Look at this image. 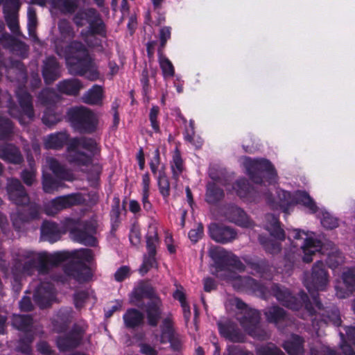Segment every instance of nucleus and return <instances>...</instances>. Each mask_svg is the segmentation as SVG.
Masks as SVG:
<instances>
[{
	"label": "nucleus",
	"mask_w": 355,
	"mask_h": 355,
	"mask_svg": "<svg viewBox=\"0 0 355 355\" xmlns=\"http://www.w3.org/2000/svg\"><path fill=\"white\" fill-rule=\"evenodd\" d=\"M243 164L246 168L250 179L256 184L250 187L245 180L237 181L233 186V190L238 196L248 201H258L259 192L263 193L267 202L272 209H280L288 213L290 209L295 204L303 205L310 213H315L318 207L310 196L305 191H298L293 196L286 191L280 190L277 193V199L272 200L266 192V187L277 182V173L271 163L264 159H252L244 157Z\"/></svg>",
	"instance_id": "f257e3e1"
},
{
	"label": "nucleus",
	"mask_w": 355,
	"mask_h": 355,
	"mask_svg": "<svg viewBox=\"0 0 355 355\" xmlns=\"http://www.w3.org/2000/svg\"><path fill=\"white\" fill-rule=\"evenodd\" d=\"M209 254L214 261L217 272L227 271L228 275H218V277L227 279L232 286L237 290L249 289L254 292H259L263 295L267 293V288L257 283L249 277H241L236 275L230 271L229 267L242 271L244 266L241 261L232 252L226 251L224 248L218 246H211L209 250Z\"/></svg>",
	"instance_id": "f03ea898"
},
{
	"label": "nucleus",
	"mask_w": 355,
	"mask_h": 355,
	"mask_svg": "<svg viewBox=\"0 0 355 355\" xmlns=\"http://www.w3.org/2000/svg\"><path fill=\"white\" fill-rule=\"evenodd\" d=\"M15 264L12 268L14 275L31 274L37 268L40 272H45L49 266L57 265L67 257L65 252L49 254L47 252L36 253L28 250H20L16 255Z\"/></svg>",
	"instance_id": "7ed1b4c3"
},
{
	"label": "nucleus",
	"mask_w": 355,
	"mask_h": 355,
	"mask_svg": "<svg viewBox=\"0 0 355 355\" xmlns=\"http://www.w3.org/2000/svg\"><path fill=\"white\" fill-rule=\"evenodd\" d=\"M271 292L278 301L282 302L283 305L291 309L297 310L300 306H302V302H303L305 304V309L309 315H312L314 313H318L322 316V320L324 323L331 322L336 326H339L340 324L341 320L338 310H333L331 312V314L325 315L323 313L320 312L322 311V304L319 302L318 299H314V304L316 310H313L311 308V304L306 302L308 297L304 293H300V302H297L294 297L291 295L289 291L285 288H282L275 285L272 287Z\"/></svg>",
	"instance_id": "20e7f679"
},
{
	"label": "nucleus",
	"mask_w": 355,
	"mask_h": 355,
	"mask_svg": "<svg viewBox=\"0 0 355 355\" xmlns=\"http://www.w3.org/2000/svg\"><path fill=\"white\" fill-rule=\"evenodd\" d=\"M73 44L78 46L77 51H71V49H73V46H71L69 52L63 53L70 72L84 76L92 81L99 79L100 74L92 62L85 46L77 42Z\"/></svg>",
	"instance_id": "39448f33"
},
{
	"label": "nucleus",
	"mask_w": 355,
	"mask_h": 355,
	"mask_svg": "<svg viewBox=\"0 0 355 355\" xmlns=\"http://www.w3.org/2000/svg\"><path fill=\"white\" fill-rule=\"evenodd\" d=\"M233 305L238 309L236 320L245 331L257 339L264 340L268 338L267 331L260 324V314L257 310L248 307L238 298L233 300Z\"/></svg>",
	"instance_id": "423d86ee"
},
{
	"label": "nucleus",
	"mask_w": 355,
	"mask_h": 355,
	"mask_svg": "<svg viewBox=\"0 0 355 355\" xmlns=\"http://www.w3.org/2000/svg\"><path fill=\"white\" fill-rule=\"evenodd\" d=\"M97 150L96 142L89 138L80 137L71 140L68 146V161L77 166H88L91 155Z\"/></svg>",
	"instance_id": "0eeeda50"
},
{
	"label": "nucleus",
	"mask_w": 355,
	"mask_h": 355,
	"mask_svg": "<svg viewBox=\"0 0 355 355\" xmlns=\"http://www.w3.org/2000/svg\"><path fill=\"white\" fill-rule=\"evenodd\" d=\"M43 189L46 193H51L59 187L58 183L53 179L51 173L56 178L71 181L72 174L67 171L57 159L51 157L45 158L42 164Z\"/></svg>",
	"instance_id": "6e6552de"
},
{
	"label": "nucleus",
	"mask_w": 355,
	"mask_h": 355,
	"mask_svg": "<svg viewBox=\"0 0 355 355\" xmlns=\"http://www.w3.org/2000/svg\"><path fill=\"white\" fill-rule=\"evenodd\" d=\"M96 17L97 14L94 9L80 10L74 17V22L78 26L89 24V29L86 32L82 31L81 35L87 45L90 46L98 44V40L95 35H102L104 33V25L102 21H96L94 24Z\"/></svg>",
	"instance_id": "1a4fd4ad"
},
{
	"label": "nucleus",
	"mask_w": 355,
	"mask_h": 355,
	"mask_svg": "<svg viewBox=\"0 0 355 355\" xmlns=\"http://www.w3.org/2000/svg\"><path fill=\"white\" fill-rule=\"evenodd\" d=\"M289 237L296 241L295 247L300 246L303 252L302 259L306 263L312 261V256L316 252L322 251L324 253V246L315 237L313 232H306L299 230H293L289 234Z\"/></svg>",
	"instance_id": "9d476101"
},
{
	"label": "nucleus",
	"mask_w": 355,
	"mask_h": 355,
	"mask_svg": "<svg viewBox=\"0 0 355 355\" xmlns=\"http://www.w3.org/2000/svg\"><path fill=\"white\" fill-rule=\"evenodd\" d=\"M329 283V277L322 261H317L312 268L311 272L304 279V285L309 292L313 295V299H317L313 293L324 291Z\"/></svg>",
	"instance_id": "9b49d317"
},
{
	"label": "nucleus",
	"mask_w": 355,
	"mask_h": 355,
	"mask_svg": "<svg viewBox=\"0 0 355 355\" xmlns=\"http://www.w3.org/2000/svg\"><path fill=\"white\" fill-rule=\"evenodd\" d=\"M16 94L20 110L17 106L10 105L9 112L12 116L19 119L21 124H25L27 123L24 119L25 117L30 121L32 120L34 116L31 96L25 89L21 87L18 88Z\"/></svg>",
	"instance_id": "f8f14e48"
},
{
	"label": "nucleus",
	"mask_w": 355,
	"mask_h": 355,
	"mask_svg": "<svg viewBox=\"0 0 355 355\" xmlns=\"http://www.w3.org/2000/svg\"><path fill=\"white\" fill-rule=\"evenodd\" d=\"M265 227L270 235L275 239V241H263L262 238L260 237V242L269 252L272 254L279 252L281 249L279 241L284 239V232L279 226L278 219L274 215H267L266 216Z\"/></svg>",
	"instance_id": "ddd939ff"
},
{
	"label": "nucleus",
	"mask_w": 355,
	"mask_h": 355,
	"mask_svg": "<svg viewBox=\"0 0 355 355\" xmlns=\"http://www.w3.org/2000/svg\"><path fill=\"white\" fill-rule=\"evenodd\" d=\"M70 119L78 129L85 132H92L95 130L98 119L96 114L84 107L72 108L69 112Z\"/></svg>",
	"instance_id": "4468645a"
},
{
	"label": "nucleus",
	"mask_w": 355,
	"mask_h": 355,
	"mask_svg": "<svg viewBox=\"0 0 355 355\" xmlns=\"http://www.w3.org/2000/svg\"><path fill=\"white\" fill-rule=\"evenodd\" d=\"M58 28L60 31V38L58 39L55 42L56 51L58 54L60 56L64 57L63 53L69 52L70 51V48L71 46H73V49H71V50L73 52L77 51V50L78 49V46H76L73 44L76 42V41L71 42L69 45L67 46L66 49H64V44H68V42L74 36V32L70 23L65 19H62L59 21ZM77 43L79 42H77Z\"/></svg>",
	"instance_id": "2eb2a0df"
},
{
	"label": "nucleus",
	"mask_w": 355,
	"mask_h": 355,
	"mask_svg": "<svg viewBox=\"0 0 355 355\" xmlns=\"http://www.w3.org/2000/svg\"><path fill=\"white\" fill-rule=\"evenodd\" d=\"M80 200V196L77 194L60 196L46 203L44 211L47 215L53 216L64 209L79 204Z\"/></svg>",
	"instance_id": "dca6fc26"
},
{
	"label": "nucleus",
	"mask_w": 355,
	"mask_h": 355,
	"mask_svg": "<svg viewBox=\"0 0 355 355\" xmlns=\"http://www.w3.org/2000/svg\"><path fill=\"white\" fill-rule=\"evenodd\" d=\"M335 290L336 296L340 299L355 292V269L349 268L343 272L342 281L336 282Z\"/></svg>",
	"instance_id": "f3484780"
},
{
	"label": "nucleus",
	"mask_w": 355,
	"mask_h": 355,
	"mask_svg": "<svg viewBox=\"0 0 355 355\" xmlns=\"http://www.w3.org/2000/svg\"><path fill=\"white\" fill-rule=\"evenodd\" d=\"M159 341L161 343H170L171 348L174 350H179L182 347V340L180 336L173 331V322L170 317L163 320Z\"/></svg>",
	"instance_id": "a211bd4d"
},
{
	"label": "nucleus",
	"mask_w": 355,
	"mask_h": 355,
	"mask_svg": "<svg viewBox=\"0 0 355 355\" xmlns=\"http://www.w3.org/2000/svg\"><path fill=\"white\" fill-rule=\"evenodd\" d=\"M33 298L35 303L42 309L49 306L55 300L53 286L49 283H42L35 291Z\"/></svg>",
	"instance_id": "6ab92c4d"
},
{
	"label": "nucleus",
	"mask_w": 355,
	"mask_h": 355,
	"mask_svg": "<svg viewBox=\"0 0 355 355\" xmlns=\"http://www.w3.org/2000/svg\"><path fill=\"white\" fill-rule=\"evenodd\" d=\"M85 324L81 326H76L73 332L69 336L60 338L58 341V346L60 350L65 351L78 346L82 340L83 335L87 329Z\"/></svg>",
	"instance_id": "aec40b11"
},
{
	"label": "nucleus",
	"mask_w": 355,
	"mask_h": 355,
	"mask_svg": "<svg viewBox=\"0 0 355 355\" xmlns=\"http://www.w3.org/2000/svg\"><path fill=\"white\" fill-rule=\"evenodd\" d=\"M19 3L16 0H8L3 4V13L7 25L10 31L17 33L19 31L17 11Z\"/></svg>",
	"instance_id": "412c9836"
},
{
	"label": "nucleus",
	"mask_w": 355,
	"mask_h": 355,
	"mask_svg": "<svg viewBox=\"0 0 355 355\" xmlns=\"http://www.w3.org/2000/svg\"><path fill=\"white\" fill-rule=\"evenodd\" d=\"M7 191L10 199L16 205H26L28 202L24 187L17 179L8 180Z\"/></svg>",
	"instance_id": "4be33fe9"
},
{
	"label": "nucleus",
	"mask_w": 355,
	"mask_h": 355,
	"mask_svg": "<svg viewBox=\"0 0 355 355\" xmlns=\"http://www.w3.org/2000/svg\"><path fill=\"white\" fill-rule=\"evenodd\" d=\"M210 236L216 242L225 243L236 239V233L231 227L211 224L209 227Z\"/></svg>",
	"instance_id": "5701e85b"
},
{
	"label": "nucleus",
	"mask_w": 355,
	"mask_h": 355,
	"mask_svg": "<svg viewBox=\"0 0 355 355\" xmlns=\"http://www.w3.org/2000/svg\"><path fill=\"white\" fill-rule=\"evenodd\" d=\"M224 215L230 221L243 227H251L252 222L248 218L245 213L236 206H229L225 208Z\"/></svg>",
	"instance_id": "b1692460"
},
{
	"label": "nucleus",
	"mask_w": 355,
	"mask_h": 355,
	"mask_svg": "<svg viewBox=\"0 0 355 355\" xmlns=\"http://www.w3.org/2000/svg\"><path fill=\"white\" fill-rule=\"evenodd\" d=\"M96 228V222L94 220L85 223L82 230L75 233L76 240L85 245H94L96 242L94 236Z\"/></svg>",
	"instance_id": "393cba45"
},
{
	"label": "nucleus",
	"mask_w": 355,
	"mask_h": 355,
	"mask_svg": "<svg viewBox=\"0 0 355 355\" xmlns=\"http://www.w3.org/2000/svg\"><path fill=\"white\" fill-rule=\"evenodd\" d=\"M218 325L220 333L223 337L233 342H241L243 340V334L233 322L230 320L219 322Z\"/></svg>",
	"instance_id": "a878e982"
},
{
	"label": "nucleus",
	"mask_w": 355,
	"mask_h": 355,
	"mask_svg": "<svg viewBox=\"0 0 355 355\" xmlns=\"http://www.w3.org/2000/svg\"><path fill=\"white\" fill-rule=\"evenodd\" d=\"M0 40L2 44L10 49L15 54L24 56L27 52V46L25 44L19 42L7 33L0 35Z\"/></svg>",
	"instance_id": "bb28decb"
},
{
	"label": "nucleus",
	"mask_w": 355,
	"mask_h": 355,
	"mask_svg": "<svg viewBox=\"0 0 355 355\" xmlns=\"http://www.w3.org/2000/svg\"><path fill=\"white\" fill-rule=\"evenodd\" d=\"M42 73L45 82L48 84L59 77V65L54 58H48L44 61Z\"/></svg>",
	"instance_id": "cd10ccee"
},
{
	"label": "nucleus",
	"mask_w": 355,
	"mask_h": 355,
	"mask_svg": "<svg viewBox=\"0 0 355 355\" xmlns=\"http://www.w3.org/2000/svg\"><path fill=\"white\" fill-rule=\"evenodd\" d=\"M69 139L65 132L51 134L44 139V147L47 149H59L62 148Z\"/></svg>",
	"instance_id": "c85d7f7f"
},
{
	"label": "nucleus",
	"mask_w": 355,
	"mask_h": 355,
	"mask_svg": "<svg viewBox=\"0 0 355 355\" xmlns=\"http://www.w3.org/2000/svg\"><path fill=\"white\" fill-rule=\"evenodd\" d=\"M209 175L216 182L207 184L206 200L209 203L214 204L223 197V191L216 186V183L220 182V180L212 172H210Z\"/></svg>",
	"instance_id": "c756f323"
},
{
	"label": "nucleus",
	"mask_w": 355,
	"mask_h": 355,
	"mask_svg": "<svg viewBox=\"0 0 355 355\" xmlns=\"http://www.w3.org/2000/svg\"><path fill=\"white\" fill-rule=\"evenodd\" d=\"M103 98V89L100 85H94L83 96V102L90 105H101Z\"/></svg>",
	"instance_id": "7c9ffc66"
},
{
	"label": "nucleus",
	"mask_w": 355,
	"mask_h": 355,
	"mask_svg": "<svg viewBox=\"0 0 355 355\" xmlns=\"http://www.w3.org/2000/svg\"><path fill=\"white\" fill-rule=\"evenodd\" d=\"M161 300L155 297L152 299L150 304L147 307V318L148 323L152 326H156L161 314Z\"/></svg>",
	"instance_id": "2f4dec72"
},
{
	"label": "nucleus",
	"mask_w": 355,
	"mask_h": 355,
	"mask_svg": "<svg viewBox=\"0 0 355 355\" xmlns=\"http://www.w3.org/2000/svg\"><path fill=\"white\" fill-rule=\"evenodd\" d=\"M42 238L51 243L55 242L60 239V232L54 223L44 222L41 228Z\"/></svg>",
	"instance_id": "473e14b6"
},
{
	"label": "nucleus",
	"mask_w": 355,
	"mask_h": 355,
	"mask_svg": "<svg viewBox=\"0 0 355 355\" xmlns=\"http://www.w3.org/2000/svg\"><path fill=\"white\" fill-rule=\"evenodd\" d=\"M0 157L14 164H19L22 160L18 149L12 145H6L0 148Z\"/></svg>",
	"instance_id": "72a5a7b5"
},
{
	"label": "nucleus",
	"mask_w": 355,
	"mask_h": 355,
	"mask_svg": "<svg viewBox=\"0 0 355 355\" xmlns=\"http://www.w3.org/2000/svg\"><path fill=\"white\" fill-rule=\"evenodd\" d=\"M289 355H300L303 352V340L296 335H293L283 345Z\"/></svg>",
	"instance_id": "f704fd0d"
},
{
	"label": "nucleus",
	"mask_w": 355,
	"mask_h": 355,
	"mask_svg": "<svg viewBox=\"0 0 355 355\" xmlns=\"http://www.w3.org/2000/svg\"><path fill=\"white\" fill-rule=\"evenodd\" d=\"M67 272L79 282L89 280L92 275L91 269L88 266L75 265L71 271H67Z\"/></svg>",
	"instance_id": "c9c22d12"
},
{
	"label": "nucleus",
	"mask_w": 355,
	"mask_h": 355,
	"mask_svg": "<svg viewBox=\"0 0 355 355\" xmlns=\"http://www.w3.org/2000/svg\"><path fill=\"white\" fill-rule=\"evenodd\" d=\"M143 320V314L135 309L128 310L123 315L124 323L128 328H134L140 325Z\"/></svg>",
	"instance_id": "e433bc0d"
},
{
	"label": "nucleus",
	"mask_w": 355,
	"mask_h": 355,
	"mask_svg": "<svg viewBox=\"0 0 355 355\" xmlns=\"http://www.w3.org/2000/svg\"><path fill=\"white\" fill-rule=\"evenodd\" d=\"M58 87L60 92L67 94H76L82 87L80 81L77 79L63 80L58 84Z\"/></svg>",
	"instance_id": "4c0bfd02"
},
{
	"label": "nucleus",
	"mask_w": 355,
	"mask_h": 355,
	"mask_svg": "<svg viewBox=\"0 0 355 355\" xmlns=\"http://www.w3.org/2000/svg\"><path fill=\"white\" fill-rule=\"evenodd\" d=\"M265 315L269 322L276 324L287 320L284 311L278 306L268 308L266 311Z\"/></svg>",
	"instance_id": "58836bf2"
},
{
	"label": "nucleus",
	"mask_w": 355,
	"mask_h": 355,
	"mask_svg": "<svg viewBox=\"0 0 355 355\" xmlns=\"http://www.w3.org/2000/svg\"><path fill=\"white\" fill-rule=\"evenodd\" d=\"M157 244L158 237L157 228L155 225H150L146 236V245L149 254H155V250Z\"/></svg>",
	"instance_id": "ea45409f"
},
{
	"label": "nucleus",
	"mask_w": 355,
	"mask_h": 355,
	"mask_svg": "<svg viewBox=\"0 0 355 355\" xmlns=\"http://www.w3.org/2000/svg\"><path fill=\"white\" fill-rule=\"evenodd\" d=\"M32 322L29 315H14L12 320L13 327L21 331H28Z\"/></svg>",
	"instance_id": "a19ab883"
},
{
	"label": "nucleus",
	"mask_w": 355,
	"mask_h": 355,
	"mask_svg": "<svg viewBox=\"0 0 355 355\" xmlns=\"http://www.w3.org/2000/svg\"><path fill=\"white\" fill-rule=\"evenodd\" d=\"M8 77L11 78L12 74L17 76V80L26 79L24 65L19 61L12 62L9 67L6 66Z\"/></svg>",
	"instance_id": "79ce46f5"
},
{
	"label": "nucleus",
	"mask_w": 355,
	"mask_h": 355,
	"mask_svg": "<svg viewBox=\"0 0 355 355\" xmlns=\"http://www.w3.org/2000/svg\"><path fill=\"white\" fill-rule=\"evenodd\" d=\"M322 225L327 229H334L338 227V219L330 213L320 210L318 214Z\"/></svg>",
	"instance_id": "37998d69"
},
{
	"label": "nucleus",
	"mask_w": 355,
	"mask_h": 355,
	"mask_svg": "<svg viewBox=\"0 0 355 355\" xmlns=\"http://www.w3.org/2000/svg\"><path fill=\"white\" fill-rule=\"evenodd\" d=\"M75 257L77 260L78 266H87L89 263L94 258V254L91 250L80 249L75 252Z\"/></svg>",
	"instance_id": "c03bdc74"
},
{
	"label": "nucleus",
	"mask_w": 355,
	"mask_h": 355,
	"mask_svg": "<svg viewBox=\"0 0 355 355\" xmlns=\"http://www.w3.org/2000/svg\"><path fill=\"white\" fill-rule=\"evenodd\" d=\"M61 115L49 107L45 110L42 117L43 123L49 126L53 125L61 120Z\"/></svg>",
	"instance_id": "a18cd8bd"
},
{
	"label": "nucleus",
	"mask_w": 355,
	"mask_h": 355,
	"mask_svg": "<svg viewBox=\"0 0 355 355\" xmlns=\"http://www.w3.org/2000/svg\"><path fill=\"white\" fill-rule=\"evenodd\" d=\"M12 132V124L11 121L5 118L0 116V139H6Z\"/></svg>",
	"instance_id": "49530a36"
},
{
	"label": "nucleus",
	"mask_w": 355,
	"mask_h": 355,
	"mask_svg": "<svg viewBox=\"0 0 355 355\" xmlns=\"http://www.w3.org/2000/svg\"><path fill=\"white\" fill-rule=\"evenodd\" d=\"M327 254L328 257L327 263L328 266L332 269L336 268L343 261V257H342L341 253L337 250H333Z\"/></svg>",
	"instance_id": "de8ad7c7"
},
{
	"label": "nucleus",
	"mask_w": 355,
	"mask_h": 355,
	"mask_svg": "<svg viewBox=\"0 0 355 355\" xmlns=\"http://www.w3.org/2000/svg\"><path fill=\"white\" fill-rule=\"evenodd\" d=\"M55 6L63 12H71L76 8L77 0H58Z\"/></svg>",
	"instance_id": "09e8293b"
},
{
	"label": "nucleus",
	"mask_w": 355,
	"mask_h": 355,
	"mask_svg": "<svg viewBox=\"0 0 355 355\" xmlns=\"http://www.w3.org/2000/svg\"><path fill=\"white\" fill-rule=\"evenodd\" d=\"M185 139L196 148L200 147L202 144V141L200 138H196L194 133V121L191 120L189 121V130H187V135Z\"/></svg>",
	"instance_id": "8fccbe9b"
},
{
	"label": "nucleus",
	"mask_w": 355,
	"mask_h": 355,
	"mask_svg": "<svg viewBox=\"0 0 355 355\" xmlns=\"http://www.w3.org/2000/svg\"><path fill=\"white\" fill-rule=\"evenodd\" d=\"M171 167L173 174L175 176H178L183 170V162L181 158L180 152L178 150H175L173 155Z\"/></svg>",
	"instance_id": "3c124183"
},
{
	"label": "nucleus",
	"mask_w": 355,
	"mask_h": 355,
	"mask_svg": "<svg viewBox=\"0 0 355 355\" xmlns=\"http://www.w3.org/2000/svg\"><path fill=\"white\" fill-rule=\"evenodd\" d=\"M257 355H284V352L273 345L262 346L257 349Z\"/></svg>",
	"instance_id": "603ef678"
},
{
	"label": "nucleus",
	"mask_w": 355,
	"mask_h": 355,
	"mask_svg": "<svg viewBox=\"0 0 355 355\" xmlns=\"http://www.w3.org/2000/svg\"><path fill=\"white\" fill-rule=\"evenodd\" d=\"M159 64L165 77H172L174 75V68L170 60L165 57H160Z\"/></svg>",
	"instance_id": "864d4df0"
},
{
	"label": "nucleus",
	"mask_w": 355,
	"mask_h": 355,
	"mask_svg": "<svg viewBox=\"0 0 355 355\" xmlns=\"http://www.w3.org/2000/svg\"><path fill=\"white\" fill-rule=\"evenodd\" d=\"M39 98L42 104L51 105L55 102V99H57L58 97L54 92L49 89H45L41 92Z\"/></svg>",
	"instance_id": "5fc2aeb1"
},
{
	"label": "nucleus",
	"mask_w": 355,
	"mask_h": 355,
	"mask_svg": "<svg viewBox=\"0 0 355 355\" xmlns=\"http://www.w3.org/2000/svg\"><path fill=\"white\" fill-rule=\"evenodd\" d=\"M37 25V17L35 10L29 7L28 9V29L30 35L33 34Z\"/></svg>",
	"instance_id": "6e6d98bb"
},
{
	"label": "nucleus",
	"mask_w": 355,
	"mask_h": 355,
	"mask_svg": "<svg viewBox=\"0 0 355 355\" xmlns=\"http://www.w3.org/2000/svg\"><path fill=\"white\" fill-rule=\"evenodd\" d=\"M154 255L155 254H149L148 257L144 258L143 264L139 269V271L142 275L146 274L150 268L156 266V261Z\"/></svg>",
	"instance_id": "4d7b16f0"
},
{
	"label": "nucleus",
	"mask_w": 355,
	"mask_h": 355,
	"mask_svg": "<svg viewBox=\"0 0 355 355\" xmlns=\"http://www.w3.org/2000/svg\"><path fill=\"white\" fill-rule=\"evenodd\" d=\"M158 185L162 196H168L169 195V182L166 177L162 173H160L158 177Z\"/></svg>",
	"instance_id": "13d9d810"
},
{
	"label": "nucleus",
	"mask_w": 355,
	"mask_h": 355,
	"mask_svg": "<svg viewBox=\"0 0 355 355\" xmlns=\"http://www.w3.org/2000/svg\"><path fill=\"white\" fill-rule=\"evenodd\" d=\"M130 275V269L128 266H123L117 269L114 273V279L116 282H122Z\"/></svg>",
	"instance_id": "bf43d9fd"
},
{
	"label": "nucleus",
	"mask_w": 355,
	"mask_h": 355,
	"mask_svg": "<svg viewBox=\"0 0 355 355\" xmlns=\"http://www.w3.org/2000/svg\"><path fill=\"white\" fill-rule=\"evenodd\" d=\"M145 294V289L143 286H139L134 289V291L130 294V302L132 304H137L139 300H141Z\"/></svg>",
	"instance_id": "052dcab7"
},
{
	"label": "nucleus",
	"mask_w": 355,
	"mask_h": 355,
	"mask_svg": "<svg viewBox=\"0 0 355 355\" xmlns=\"http://www.w3.org/2000/svg\"><path fill=\"white\" fill-rule=\"evenodd\" d=\"M28 162L31 166V171H26V170L24 171L21 174V178L25 184H26L27 185H31L33 183V182L35 181V171L32 168V163H31L32 160L28 159Z\"/></svg>",
	"instance_id": "680f3d73"
},
{
	"label": "nucleus",
	"mask_w": 355,
	"mask_h": 355,
	"mask_svg": "<svg viewBox=\"0 0 355 355\" xmlns=\"http://www.w3.org/2000/svg\"><path fill=\"white\" fill-rule=\"evenodd\" d=\"M159 113V107L157 106H153L150 111L149 118L151 125L155 131H159V123L157 121V117Z\"/></svg>",
	"instance_id": "e2e57ef3"
},
{
	"label": "nucleus",
	"mask_w": 355,
	"mask_h": 355,
	"mask_svg": "<svg viewBox=\"0 0 355 355\" xmlns=\"http://www.w3.org/2000/svg\"><path fill=\"white\" fill-rule=\"evenodd\" d=\"M310 355H340L327 347L320 346L319 349H311Z\"/></svg>",
	"instance_id": "0e129e2a"
},
{
	"label": "nucleus",
	"mask_w": 355,
	"mask_h": 355,
	"mask_svg": "<svg viewBox=\"0 0 355 355\" xmlns=\"http://www.w3.org/2000/svg\"><path fill=\"white\" fill-rule=\"evenodd\" d=\"M159 165V152L156 149L153 153V157L150 162V166L153 173L156 174Z\"/></svg>",
	"instance_id": "69168bd1"
},
{
	"label": "nucleus",
	"mask_w": 355,
	"mask_h": 355,
	"mask_svg": "<svg viewBox=\"0 0 355 355\" xmlns=\"http://www.w3.org/2000/svg\"><path fill=\"white\" fill-rule=\"evenodd\" d=\"M203 234V227L198 225L196 229H193L189 232V237L192 242H197Z\"/></svg>",
	"instance_id": "338daca9"
},
{
	"label": "nucleus",
	"mask_w": 355,
	"mask_h": 355,
	"mask_svg": "<svg viewBox=\"0 0 355 355\" xmlns=\"http://www.w3.org/2000/svg\"><path fill=\"white\" fill-rule=\"evenodd\" d=\"M88 298V295L85 292H78L74 296V302L76 307L81 308Z\"/></svg>",
	"instance_id": "774afa93"
}]
</instances>
